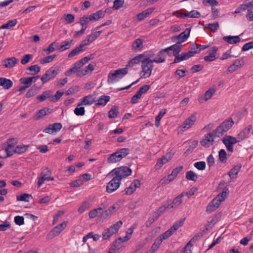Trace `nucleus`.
<instances>
[{"mask_svg": "<svg viewBox=\"0 0 253 253\" xmlns=\"http://www.w3.org/2000/svg\"><path fill=\"white\" fill-rule=\"evenodd\" d=\"M220 137L214 130L212 132L205 134L201 140L200 143L203 146L208 148L212 145L214 142L218 141Z\"/></svg>", "mask_w": 253, "mask_h": 253, "instance_id": "20e7f679", "label": "nucleus"}, {"mask_svg": "<svg viewBox=\"0 0 253 253\" xmlns=\"http://www.w3.org/2000/svg\"><path fill=\"white\" fill-rule=\"evenodd\" d=\"M185 218H182L177 221H176L169 229L173 233L176 231L179 227L182 226L184 222Z\"/></svg>", "mask_w": 253, "mask_h": 253, "instance_id": "e433bc0d", "label": "nucleus"}, {"mask_svg": "<svg viewBox=\"0 0 253 253\" xmlns=\"http://www.w3.org/2000/svg\"><path fill=\"white\" fill-rule=\"evenodd\" d=\"M54 177H50L49 175H45L44 174L41 173V177L39 178L38 182V187H40L45 180H54Z\"/></svg>", "mask_w": 253, "mask_h": 253, "instance_id": "72a5a7b5", "label": "nucleus"}, {"mask_svg": "<svg viewBox=\"0 0 253 253\" xmlns=\"http://www.w3.org/2000/svg\"><path fill=\"white\" fill-rule=\"evenodd\" d=\"M131 169L128 167L123 166L113 169L109 174L121 181L123 178L131 175Z\"/></svg>", "mask_w": 253, "mask_h": 253, "instance_id": "7ed1b4c3", "label": "nucleus"}, {"mask_svg": "<svg viewBox=\"0 0 253 253\" xmlns=\"http://www.w3.org/2000/svg\"><path fill=\"white\" fill-rule=\"evenodd\" d=\"M243 64L244 61L243 60L237 59L228 67L227 71L229 72L233 73L238 69L241 68Z\"/></svg>", "mask_w": 253, "mask_h": 253, "instance_id": "4be33fe9", "label": "nucleus"}, {"mask_svg": "<svg viewBox=\"0 0 253 253\" xmlns=\"http://www.w3.org/2000/svg\"><path fill=\"white\" fill-rule=\"evenodd\" d=\"M96 66V64L94 62H92L89 64L83 69L80 70L78 72V77H81L83 76H84L89 73H91L94 69Z\"/></svg>", "mask_w": 253, "mask_h": 253, "instance_id": "a211bd4d", "label": "nucleus"}, {"mask_svg": "<svg viewBox=\"0 0 253 253\" xmlns=\"http://www.w3.org/2000/svg\"><path fill=\"white\" fill-rule=\"evenodd\" d=\"M38 78V76L22 78L20 79V81L23 85L29 87L32 85L33 82L36 81Z\"/></svg>", "mask_w": 253, "mask_h": 253, "instance_id": "5701e85b", "label": "nucleus"}, {"mask_svg": "<svg viewBox=\"0 0 253 253\" xmlns=\"http://www.w3.org/2000/svg\"><path fill=\"white\" fill-rule=\"evenodd\" d=\"M167 109H162L158 116H157L155 118V125L156 126L158 127L160 125V122L161 119L163 118L164 115L166 113Z\"/></svg>", "mask_w": 253, "mask_h": 253, "instance_id": "c03bdc74", "label": "nucleus"}, {"mask_svg": "<svg viewBox=\"0 0 253 253\" xmlns=\"http://www.w3.org/2000/svg\"><path fill=\"white\" fill-rule=\"evenodd\" d=\"M62 126L61 123H54L49 125L48 127L43 129V131L49 134H53L58 132Z\"/></svg>", "mask_w": 253, "mask_h": 253, "instance_id": "ddd939ff", "label": "nucleus"}, {"mask_svg": "<svg viewBox=\"0 0 253 253\" xmlns=\"http://www.w3.org/2000/svg\"><path fill=\"white\" fill-rule=\"evenodd\" d=\"M119 153V155H121L122 159L125 158L129 153V149L128 148H121L117 151Z\"/></svg>", "mask_w": 253, "mask_h": 253, "instance_id": "e2e57ef3", "label": "nucleus"}, {"mask_svg": "<svg viewBox=\"0 0 253 253\" xmlns=\"http://www.w3.org/2000/svg\"><path fill=\"white\" fill-rule=\"evenodd\" d=\"M74 113L77 116H83L85 113V110L84 107L82 106L78 107V104L77 107L75 109Z\"/></svg>", "mask_w": 253, "mask_h": 253, "instance_id": "5fc2aeb1", "label": "nucleus"}, {"mask_svg": "<svg viewBox=\"0 0 253 253\" xmlns=\"http://www.w3.org/2000/svg\"><path fill=\"white\" fill-rule=\"evenodd\" d=\"M127 73V67L119 69L110 72L108 75V82L114 84L118 82Z\"/></svg>", "mask_w": 253, "mask_h": 253, "instance_id": "f03ea898", "label": "nucleus"}, {"mask_svg": "<svg viewBox=\"0 0 253 253\" xmlns=\"http://www.w3.org/2000/svg\"><path fill=\"white\" fill-rule=\"evenodd\" d=\"M189 52H192L191 54V56L193 57L196 53L200 52V49H199V44H197L195 43H193L189 45Z\"/></svg>", "mask_w": 253, "mask_h": 253, "instance_id": "c9c22d12", "label": "nucleus"}, {"mask_svg": "<svg viewBox=\"0 0 253 253\" xmlns=\"http://www.w3.org/2000/svg\"><path fill=\"white\" fill-rule=\"evenodd\" d=\"M171 158V156L170 154L167 153L166 156L163 157L162 158L158 159V162L156 165V167L157 168H161L163 165L165 164H166L169 162Z\"/></svg>", "mask_w": 253, "mask_h": 253, "instance_id": "cd10ccee", "label": "nucleus"}, {"mask_svg": "<svg viewBox=\"0 0 253 253\" xmlns=\"http://www.w3.org/2000/svg\"><path fill=\"white\" fill-rule=\"evenodd\" d=\"M194 167L199 170H203L206 168V163L204 161L196 162L194 164Z\"/></svg>", "mask_w": 253, "mask_h": 253, "instance_id": "69168bd1", "label": "nucleus"}, {"mask_svg": "<svg viewBox=\"0 0 253 253\" xmlns=\"http://www.w3.org/2000/svg\"><path fill=\"white\" fill-rule=\"evenodd\" d=\"M183 197V194H180L175 198L172 204H171V208L176 209L182 203V198Z\"/></svg>", "mask_w": 253, "mask_h": 253, "instance_id": "473e14b6", "label": "nucleus"}, {"mask_svg": "<svg viewBox=\"0 0 253 253\" xmlns=\"http://www.w3.org/2000/svg\"><path fill=\"white\" fill-rule=\"evenodd\" d=\"M197 188L196 187H192L188 191L186 192H182L181 194H183V196H187L188 198L194 195L196 192L197 191Z\"/></svg>", "mask_w": 253, "mask_h": 253, "instance_id": "338daca9", "label": "nucleus"}, {"mask_svg": "<svg viewBox=\"0 0 253 253\" xmlns=\"http://www.w3.org/2000/svg\"><path fill=\"white\" fill-rule=\"evenodd\" d=\"M251 7H253V0H245L242 4H240L236 8L234 12L235 13H239L246 10L248 11Z\"/></svg>", "mask_w": 253, "mask_h": 253, "instance_id": "f8f14e48", "label": "nucleus"}, {"mask_svg": "<svg viewBox=\"0 0 253 253\" xmlns=\"http://www.w3.org/2000/svg\"><path fill=\"white\" fill-rule=\"evenodd\" d=\"M252 129V125H250L242 130L237 135L238 141L241 142L247 138Z\"/></svg>", "mask_w": 253, "mask_h": 253, "instance_id": "4468645a", "label": "nucleus"}, {"mask_svg": "<svg viewBox=\"0 0 253 253\" xmlns=\"http://www.w3.org/2000/svg\"><path fill=\"white\" fill-rule=\"evenodd\" d=\"M196 120V113L192 114L183 123L182 127L184 128H189L191 127Z\"/></svg>", "mask_w": 253, "mask_h": 253, "instance_id": "412c9836", "label": "nucleus"}, {"mask_svg": "<svg viewBox=\"0 0 253 253\" xmlns=\"http://www.w3.org/2000/svg\"><path fill=\"white\" fill-rule=\"evenodd\" d=\"M140 182L139 180L134 179L128 188L130 190H132L133 192H134L137 188L140 186Z\"/></svg>", "mask_w": 253, "mask_h": 253, "instance_id": "3c124183", "label": "nucleus"}, {"mask_svg": "<svg viewBox=\"0 0 253 253\" xmlns=\"http://www.w3.org/2000/svg\"><path fill=\"white\" fill-rule=\"evenodd\" d=\"M83 46H80V45L76 47L74 49L72 50L68 55V57L69 58L73 57L77 55H78L80 52L84 51V49L82 48Z\"/></svg>", "mask_w": 253, "mask_h": 253, "instance_id": "37998d69", "label": "nucleus"}, {"mask_svg": "<svg viewBox=\"0 0 253 253\" xmlns=\"http://www.w3.org/2000/svg\"><path fill=\"white\" fill-rule=\"evenodd\" d=\"M145 57L144 54H138L128 61L126 67L127 68L128 67H133L139 64L140 62L142 63V60Z\"/></svg>", "mask_w": 253, "mask_h": 253, "instance_id": "6ab92c4d", "label": "nucleus"}, {"mask_svg": "<svg viewBox=\"0 0 253 253\" xmlns=\"http://www.w3.org/2000/svg\"><path fill=\"white\" fill-rule=\"evenodd\" d=\"M80 89V87L78 86L75 85L71 87L66 92V95H71L73 94L77 93Z\"/></svg>", "mask_w": 253, "mask_h": 253, "instance_id": "13d9d810", "label": "nucleus"}, {"mask_svg": "<svg viewBox=\"0 0 253 253\" xmlns=\"http://www.w3.org/2000/svg\"><path fill=\"white\" fill-rule=\"evenodd\" d=\"M118 111L117 107L112 108L108 112V117L109 118H115L118 116Z\"/></svg>", "mask_w": 253, "mask_h": 253, "instance_id": "bf43d9fd", "label": "nucleus"}, {"mask_svg": "<svg viewBox=\"0 0 253 253\" xmlns=\"http://www.w3.org/2000/svg\"><path fill=\"white\" fill-rule=\"evenodd\" d=\"M151 55L149 57L146 56L142 60L141 71L140 72V76L141 78L146 79L149 78L153 69L154 65L152 59H150Z\"/></svg>", "mask_w": 253, "mask_h": 253, "instance_id": "f257e3e1", "label": "nucleus"}, {"mask_svg": "<svg viewBox=\"0 0 253 253\" xmlns=\"http://www.w3.org/2000/svg\"><path fill=\"white\" fill-rule=\"evenodd\" d=\"M185 178L188 180L196 181L198 179V175L193 171L189 170L186 173Z\"/></svg>", "mask_w": 253, "mask_h": 253, "instance_id": "ea45409f", "label": "nucleus"}, {"mask_svg": "<svg viewBox=\"0 0 253 253\" xmlns=\"http://www.w3.org/2000/svg\"><path fill=\"white\" fill-rule=\"evenodd\" d=\"M86 63V62L84 60V58L81 59L79 61L75 63L73 67L65 72V75L67 76H70L72 74L77 73V76H78V72L80 70L79 69Z\"/></svg>", "mask_w": 253, "mask_h": 253, "instance_id": "9d476101", "label": "nucleus"}, {"mask_svg": "<svg viewBox=\"0 0 253 253\" xmlns=\"http://www.w3.org/2000/svg\"><path fill=\"white\" fill-rule=\"evenodd\" d=\"M67 221H64L55 226L47 235L48 238L52 239L58 236L67 226Z\"/></svg>", "mask_w": 253, "mask_h": 253, "instance_id": "1a4fd4ad", "label": "nucleus"}, {"mask_svg": "<svg viewBox=\"0 0 253 253\" xmlns=\"http://www.w3.org/2000/svg\"><path fill=\"white\" fill-rule=\"evenodd\" d=\"M28 145H20L17 146L14 149H13L12 152L14 153L17 154H22L26 151Z\"/></svg>", "mask_w": 253, "mask_h": 253, "instance_id": "58836bf2", "label": "nucleus"}, {"mask_svg": "<svg viewBox=\"0 0 253 253\" xmlns=\"http://www.w3.org/2000/svg\"><path fill=\"white\" fill-rule=\"evenodd\" d=\"M121 181L116 178L115 176L107 183L106 191L108 193H112L115 191L120 186Z\"/></svg>", "mask_w": 253, "mask_h": 253, "instance_id": "9b49d317", "label": "nucleus"}, {"mask_svg": "<svg viewBox=\"0 0 253 253\" xmlns=\"http://www.w3.org/2000/svg\"><path fill=\"white\" fill-rule=\"evenodd\" d=\"M122 159L118 151L111 154L107 159V162L109 164L115 163L120 161Z\"/></svg>", "mask_w": 253, "mask_h": 253, "instance_id": "bb28decb", "label": "nucleus"}, {"mask_svg": "<svg viewBox=\"0 0 253 253\" xmlns=\"http://www.w3.org/2000/svg\"><path fill=\"white\" fill-rule=\"evenodd\" d=\"M143 48V42L140 39H136L132 44V49L136 51H140Z\"/></svg>", "mask_w": 253, "mask_h": 253, "instance_id": "2f4dec72", "label": "nucleus"}, {"mask_svg": "<svg viewBox=\"0 0 253 253\" xmlns=\"http://www.w3.org/2000/svg\"><path fill=\"white\" fill-rule=\"evenodd\" d=\"M18 61V59L14 57L6 59L3 62V65L7 68H11L14 67Z\"/></svg>", "mask_w": 253, "mask_h": 253, "instance_id": "b1692460", "label": "nucleus"}, {"mask_svg": "<svg viewBox=\"0 0 253 253\" xmlns=\"http://www.w3.org/2000/svg\"><path fill=\"white\" fill-rule=\"evenodd\" d=\"M166 52L168 53V51L165 50V48L161 49L157 53L156 57L154 59H152V62L156 63L165 62L166 58Z\"/></svg>", "mask_w": 253, "mask_h": 253, "instance_id": "aec40b11", "label": "nucleus"}, {"mask_svg": "<svg viewBox=\"0 0 253 253\" xmlns=\"http://www.w3.org/2000/svg\"><path fill=\"white\" fill-rule=\"evenodd\" d=\"M229 191L228 188H225V190L223 191L221 193L219 194L216 198L220 200L221 202L224 201L226 197H227Z\"/></svg>", "mask_w": 253, "mask_h": 253, "instance_id": "09e8293b", "label": "nucleus"}, {"mask_svg": "<svg viewBox=\"0 0 253 253\" xmlns=\"http://www.w3.org/2000/svg\"><path fill=\"white\" fill-rule=\"evenodd\" d=\"M33 55L32 54H26L25 55L21 60V63L22 65H25L29 62H30L33 58Z\"/></svg>", "mask_w": 253, "mask_h": 253, "instance_id": "680f3d73", "label": "nucleus"}, {"mask_svg": "<svg viewBox=\"0 0 253 253\" xmlns=\"http://www.w3.org/2000/svg\"><path fill=\"white\" fill-rule=\"evenodd\" d=\"M73 42V40H71L70 41H65L64 42V44L61 45L59 48V50L60 51H63L65 50L69 49L71 47V44Z\"/></svg>", "mask_w": 253, "mask_h": 253, "instance_id": "6e6d98bb", "label": "nucleus"}, {"mask_svg": "<svg viewBox=\"0 0 253 253\" xmlns=\"http://www.w3.org/2000/svg\"><path fill=\"white\" fill-rule=\"evenodd\" d=\"M32 198L31 195L24 193L21 194L20 196L17 195L16 197V199L17 201H24V202H29V200L27 198Z\"/></svg>", "mask_w": 253, "mask_h": 253, "instance_id": "864d4df0", "label": "nucleus"}, {"mask_svg": "<svg viewBox=\"0 0 253 253\" xmlns=\"http://www.w3.org/2000/svg\"><path fill=\"white\" fill-rule=\"evenodd\" d=\"M219 160L220 161L224 164L227 161V153L225 150L221 149L218 152Z\"/></svg>", "mask_w": 253, "mask_h": 253, "instance_id": "de8ad7c7", "label": "nucleus"}, {"mask_svg": "<svg viewBox=\"0 0 253 253\" xmlns=\"http://www.w3.org/2000/svg\"><path fill=\"white\" fill-rule=\"evenodd\" d=\"M172 234L173 233L171 232V231L169 229L164 233L161 234L157 239L159 241V243H161L164 240L168 239Z\"/></svg>", "mask_w": 253, "mask_h": 253, "instance_id": "49530a36", "label": "nucleus"}, {"mask_svg": "<svg viewBox=\"0 0 253 253\" xmlns=\"http://www.w3.org/2000/svg\"><path fill=\"white\" fill-rule=\"evenodd\" d=\"M105 98L101 97L99 99L97 100V103L96 105H102L104 106L109 101L110 96H103Z\"/></svg>", "mask_w": 253, "mask_h": 253, "instance_id": "603ef678", "label": "nucleus"}, {"mask_svg": "<svg viewBox=\"0 0 253 253\" xmlns=\"http://www.w3.org/2000/svg\"><path fill=\"white\" fill-rule=\"evenodd\" d=\"M50 109L46 108H44L40 110L37 114L34 116V119L35 120H39L42 118L46 114H48L50 111Z\"/></svg>", "mask_w": 253, "mask_h": 253, "instance_id": "7c9ffc66", "label": "nucleus"}, {"mask_svg": "<svg viewBox=\"0 0 253 253\" xmlns=\"http://www.w3.org/2000/svg\"><path fill=\"white\" fill-rule=\"evenodd\" d=\"M192 52H182L180 55L176 56V58H174L173 63H178L181 61L187 60L189 58L192 57L191 55Z\"/></svg>", "mask_w": 253, "mask_h": 253, "instance_id": "a878e982", "label": "nucleus"}, {"mask_svg": "<svg viewBox=\"0 0 253 253\" xmlns=\"http://www.w3.org/2000/svg\"><path fill=\"white\" fill-rule=\"evenodd\" d=\"M219 27L218 23L215 22L213 23L209 24L207 27L209 28L211 32L214 33L218 29Z\"/></svg>", "mask_w": 253, "mask_h": 253, "instance_id": "4d7b16f0", "label": "nucleus"}, {"mask_svg": "<svg viewBox=\"0 0 253 253\" xmlns=\"http://www.w3.org/2000/svg\"><path fill=\"white\" fill-rule=\"evenodd\" d=\"M182 50V45L181 42H177L175 44L172 45L167 48H165V50L168 51V54L169 51H173V55L175 58L176 56H178L179 52Z\"/></svg>", "mask_w": 253, "mask_h": 253, "instance_id": "dca6fc26", "label": "nucleus"}, {"mask_svg": "<svg viewBox=\"0 0 253 253\" xmlns=\"http://www.w3.org/2000/svg\"><path fill=\"white\" fill-rule=\"evenodd\" d=\"M201 16V14L197 10H192L189 12L187 13V17L189 18H199Z\"/></svg>", "mask_w": 253, "mask_h": 253, "instance_id": "052dcab7", "label": "nucleus"}, {"mask_svg": "<svg viewBox=\"0 0 253 253\" xmlns=\"http://www.w3.org/2000/svg\"><path fill=\"white\" fill-rule=\"evenodd\" d=\"M31 72L28 73L29 75H34L38 73L41 70V67L38 65H32L27 68Z\"/></svg>", "mask_w": 253, "mask_h": 253, "instance_id": "a18cd8bd", "label": "nucleus"}, {"mask_svg": "<svg viewBox=\"0 0 253 253\" xmlns=\"http://www.w3.org/2000/svg\"><path fill=\"white\" fill-rule=\"evenodd\" d=\"M16 19L9 20L7 23L3 24L0 28V29H10L14 27L17 23Z\"/></svg>", "mask_w": 253, "mask_h": 253, "instance_id": "79ce46f5", "label": "nucleus"}, {"mask_svg": "<svg viewBox=\"0 0 253 253\" xmlns=\"http://www.w3.org/2000/svg\"><path fill=\"white\" fill-rule=\"evenodd\" d=\"M59 69L54 67H51L42 77L41 81L42 84H44L51 79H53L59 73Z\"/></svg>", "mask_w": 253, "mask_h": 253, "instance_id": "6e6552de", "label": "nucleus"}, {"mask_svg": "<svg viewBox=\"0 0 253 253\" xmlns=\"http://www.w3.org/2000/svg\"><path fill=\"white\" fill-rule=\"evenodd\" d=\"M150 87V86L149 85H144L141 86L135 95H142L146 93V92L149 90Z\"/></svg>", "mask_w": 253, "mask_h": 253, "instance_id": "0e129e2a", "label": "nucleus"}, {"mask_svg": "<svg viewBox=\"0 0 253 253\" xmlns=\"http://www.w3.org/2000/svg\"><path fill=\"white\" fill-rule=\"evenodd\" d=\"M203 236V234L202 232H199L197 234L195 235L191 240L187 243V246H190V247L193 246L192 243H195L198 241L200 239H201Z\"/></svg>", "mask_w": 253, "mask_h": 253, "instance_id": "4c0bfd02", "label": "nucleus"}, {"mask_svg": "<svg viewBox=\"0 0 253 253\" xmlns=\"http://www.w3.org/2000/svg\"><path fill=\"white\" fill-rule=\"evenodd\" d=\"M190 33V29L187 28L184 32L181 33L179 35L172 37L171 40L172 42H175L176 40H179L178 42H181V43H182L188 39Z\"/></svg>", "mask_w": 253, "mask_h": 253, "instance_id": "2eb2a0df", "label": "nucleus"}, {"mask_svg": "<svg viewBox=\"0 0 253 253\" xmlns=\"http://www.w3.org/2000/svg\"><path fill=\"white\" fill-rule=\"evenodd\" d=\"M241 167V164H238L236 166H235L232 169H230L228 172V175L231 179L234 178V175H236L238 174V172L240 171Z\"/></svg>", "mask_w": 253, "mask_h": 253, "instance_id": "f704fd0d", "label": "nucleus"}, {"mask_svg": "<svg viewBox=\"0 0 253 253\" xmlns=\"http://www.w3.org/2000/svg\"><path fill=\"white\" fill-rule=\"evenodd\" d=\"M56 55L55 54L46 56V57H44L42 59H41L40 62L41 64H44L51 62L54 60V59L56 57Z\"/></svg>", "mask_w": 253, "mask_h": 253, "instance_id": "8fccbe9b", "label": "nucleus"}, {"mask_svg": "<svg viewBox=\"0 0 253 253\" xmlns=\"http://www.w3.org/2000/svg\"><path fill=\"white\" fill-rule=\"evenodd\" d=\"M90 96H85L81 100V102L78 103V107L82 105H91L93 103L94 100L90 99Z\"/></svg>", "mask_w": 253, "mask_h": 253, "instance_id": "a19ab883", "label": "nucleus"}, {"mask_svg": "<svg viewBox=\"0 0 253 253\" xmlns=\"http://www.w3.org/2000/svg\"><path fill=\"white\" fill-rule=\"evenodd\" d=\"M234 121L232 118L227 119L222 123L215 129L218 136L221 137L224 132L228 131L233 125Z\"/></svg>", "mask_w": 253, "mask_h": 253, "instance_id": "39448f33", "label": "nucleus"}, {"mask_svg": "<svg viewBox=\"0 0 253 253\" xmlns=\"http://www.w3.org/2000/svg\"><path fill=\"white\" fill-rule=\"evenodd\" d=\"M222 141L223 143L225 145L227 150L230 152L233 151V145L240 142L238 141L237 137H234L230 135H226L223 138Z\"/></svg>", "mask_w": 253, "mask_h": 253, "instance_id": "0eeeda50", "label": "nucleus"}, {"mask_svg": "<svg viewBox=\"0 0 253 253\" xmlns=\"http://www.w3.org/2000/svg\"><path fill=\"white\" fill-rule=\"evenodd\" d=\"M13 85V82L10 79L5 78H0V86L5 89L10 88Z\"/></svg>", "mask_w": 253, "mask_h": 253, "instance_id": "393cba45", "label": "nucleus"}, {"mask_svg": "<svg viewBox=\"0 0 253 253\" xmlns=\"http://www.w3.org/2000/svg\"><path fill=\"white\" fill-rule=\"evenodd\" d=\"M223 40L230 44H235L240 42L241 38L238 36H229L223 37Z\"/></svg>", "mask_w": 253, "mask_h": 253, "instance_id": "c85d7f7f", "label": "nucleus"}, {"mask_svg": "<svg viewBox=\"0 0 253 253\" xmlns=\"http://www.w3.org/2000/svg\"><path fill=\"white\" fill-rule=\"evenodd\" d=\"M246 18L249 21H253V7L248 9L246 14Z\"/></svg>", "mask_w": 253, "mask_h": 253, "instance_id": "774afa93", "label": "nucleus"}, {"mask_svg": "<svg viewBox=\"0 0 253 253\" xmlns=\"http://www.w3.org/2000/svg\"><path fill=\"white\" fill-rule=\"evenodd\" d=\"M122 224L123 222L121 221H119L108 229L105 230L102 233L103 239H108L113 234L117 233Z\"/></svg>", "mask_w": 253, "mask_h": 253, "instance_id": "423d86ee", "label": "nucleus"}, {"mask_svg": "<svg viewBox=\"0 0 253 253\" xmlns=\"http://www.w3.org/2000/svg\"><path fill=\"white\" fill-rule=\"evenodd\" d=\"M6 143H7V146L5 149V151L6 153V156L4 157V158L10 157L13 154V152L10 150V149L17 144V140L16 138H12L8 139Z\"/></svg>", "mask_w": 253, "mask_h": 253, "instance_id": "f3484780", "label": "nucleus"}, {"mask_svg": "<svg viewBox=\"0 0 253 253\" xmlns=\"http://www.w3.org/2000/svg\"><path fill=\"white\" fill-rule=\"evenodd\" d=\"M107 12V9L105 11L98 10L95 13H93L90 15L91 20L92 21H97L100 18H102L105 16V13Z\"/></svg>", "mask_w": 253, "mask_h": 253, "instance_id": "c756f323", "label": "nucleus"}]
</instances>
